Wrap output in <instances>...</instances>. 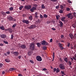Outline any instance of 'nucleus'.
Returning a JSON list of instances; mask_svg holds the SVG:
<instances>
[{"label":"nucleus","mask_w":76,"mask_h":76,"mask_svg":"<svg viewBox=\"0 0 76 76\" xmlns=\"http://www.w3.org/2000/svg\"><path fill=\"white\" fill-rule=\"evenodd\" d=\"M68 63L69 64V65L70 66L72 65V63L70 62V61H68Z\"/></svg>","instance_id":"34"},{"label":"nucleus","mask_w":76,"mask_h":76,"mask_svg":"<svg viewBox=\"0 0 76 76\" xmlns=\"http://www.w3.org/2000/svg\"><path fill=\"white\" fill-rule=\"evenodd\" d=\"M61 38H64V35H61Z\"/></svg>","instance_id":"54"},{"label":"nucleus","mask_w":76,"mask_h":76,"mask_svg":"<svg viewBox=\"0 0 76 76\" xmlns=\"http://www.w3.org/2000/svg\"><path fill=\"white\" fill-rule=\"evenodd\" d=\"M59 61H61V62H62V59H61V58H59Z\"/></svg>","instance_id":"55"},{"label":"nucleus","mask_w":76,"mask_h":76,"mask_svg":"<svg viewBox=\"0 0 76 76\" xmlns=\"http://www.w3.org/2000/svg\"><path fill=\"white\" fill-rule=\"evenodd\" d=\"M29 48L31 50H34L35 49V45L34 43H31L29 45Z\"/></svg>","instance_id":"2"},{"label":"nucleus","mask_w":76,"mask_h":76,"mask_svg":"<svg viewBox=\"0 0 76 76\" xmlns=\"http://www.w3.org/2000/svg\"><path fill=\"white\" fill-rule=\"evenodd\" d=\"M40 17L41 19H42V18H43V16H42V15H41V14H40Z\"/></svg>","instance_id":"50"},{"label":"nucleus","mask_w":76,"mask_h":76,"mask_svg":"<svg viewBox=\"0 0 76 76\" xmlns=\"http://www.w3.org/2000/svg\"><path fill=\"white\" fill-rule=\"evenodd\" d=\"M7 30L10 31V33H12L13 32V30H12V29L10 28H8L7 29Z\"/></svg>","instance_id":"14"},{"label":"nucleus","mask_w":76,"mask_h":76,"mask_svg":"<svg viewBox=\"0 0 76 76\" xmlns=\"http://www.w3.org/2000/svg\"><path fill=\"white\" fill-rule=\"evenodd\" d=\"M68 2L69 3H71V1H70V0H68Z\"/></svg>","instance_id":"62"},{"label":"nucleus","mask_w":76,"mask_h":76,"mask_svg":"<svg viewBox=\"0 0 76 76\" xmlns=\"http://www.w3.org/2000/svg\"><path fill=\"white\" fill-rule=\"evenodd\" d=\"M59 13H63V11H62V10H61L59 11Z\"/></svg>","instance_id":"48"},{"label":"nucleus","mask_w":76,"mask_h":76,"mask_svg":"<svg viewBox=\"0 0 76 76\" xmlns=\"http://www.w3.org/2000/svg\"><path fill=\"white\" fill-rule=\"evenodd\" d=\"M50 1H53V2H56L57 1V0H50Z\"/></svg>","instance_id":"46"},{"label":"nucleus","mask_w":76,"mask_h":76,"mask_svg":"<svg viewBox=\"0 0 76 76\" xmlns=\"http://www.w3.org/2000/svg\"><path fill=\"white\" fill-rule=\"evenodd\" d=\"M65 19H66L65 17H62L61 18V20L62 21H63V22H64V21H65V20H64Z\"/></svg>","instance_id":"18"},{"label":"nucleus","mask_w":76,"mask_h":76,"mask_svg":"<svg viewBox=\"0 0 76 76\" xmlns=\"http://www.w3.org/2000/svg\"><path fill=\"white\" fill-rule=\"evenodd\" d=\"M60 72V70H59V69H58V68H57L56 70V73H58V72Z\"/></svg>","instance_id":"32"},{"label":"nucleus","mask_w":76,"mask_h":76,"mask_svg":"<svg viewBox=\"0 0 76 76\" xmlns=\"http://www.w3.org/2000/svg\"><path fill=\"white\" fill-rule=\"evenodd\" d=\"M72 27L73 28H76V23H74L72 25Z\"/></svg>","instance_id":"28"},{"label":"nucleus","mask_w":76,"mask_h":76,"mask_svg":"<svg viewBox=\"0 0 76 76\" xmlns=\"http://www.w3.org/2000/svg\"><path fill=\"white\" fill-rule=\"evenodd\" d=\"M59 67L61 69H65L66 68L65 67V66L63 64H61L59 65Z\"/></svg>","instance_id":"4"},{"label":"nucleus","mask_w":76,"mask_h":76,"mask_svg":"<svg viewBox=\"0 0 76 76\" xmlns=\"http://www.w3.org/2000/svg\"><path fill=\"white\" fill-rule=\"evenodd\" d=\"M36 59L38 61H42V58L39 56H37L36 57Z\"/></svg>","instance_id":"5"},{"label":"nucleus","mask_w":76,"mask_h":76,"mask_svg":"<svg viewBox=\"0 0 76 76\" xmlns=\"http://www.w3.org/2000/svg\"><path fill=\"white\" fill-rule=\"evenodd\" d=\"M1 13L2 14V15H5V13L4 12H1Z\"/></svg>","instance_id":"44"},{"label":"nucleus","mask_w":76,"mask_h":76,"mask_svg":"<svg viewBox=\"0 0 76 76\" xmlns=\"http://www.w3.org/2000/svg\"><path fill=\"white\" fill-rule=\"evenodd\" d=\"M25 9L26 10H29L31 8V5H26L24 7Z\"/></svg>","instance_id":"7"},{"label":"nucleus","mask_w":76,"mask_h":76,"mask_svg":"<svg viewBox=\"0 0 76 76\" xmlns=\"http://www.w3.org/2000/svg\"><path fill=\"white\" fill-rule=\"evenodd\" d=\"M58 44L59 45V47L60 48L61 50H63L64 48L63 47V46H64V45L63 44H62V43L59 42L58 43Z\"/></svg>","instance_id":"1"},{"label":"nucleus","mask_w":76,"mask_h":76,"mask_svg":"<svg viewBox=\"0 0 76 76\" xmlns=\"http://www.w3.org/2000/svg\"><path fill=\"white\" fill-rule=\"evenodd\" d=\"M13 54L15 56H18L19 54V53L17 52H14Z\"/></svg>","instance_id":"11"},{"label":"nucleus","mask_w":76,"mask_h":76,"mask_svg":"<svg viewBox=\"0 0 76 76\" xmlns=\"http://www.w3.org/2000/svg\"><path fill=\"white\" fill-rule=\"evenodd\" d=\"M11 39H13V38L14 37V36L13 34L11 35Z\"/></svg>","instance_id":"31"},{"label":"nucleus","mask_w":76,"mask_h":76,"mask_svg":"<svg viewBox=\"0 0 76 76\" xmlns=\"http://www.w3.org/2000/svg\"><path fill=\"white\" fill-rule=\"evenodd\" d=\"M52 30H53V31H56V29L54 28H52Z\"/></svg>","instance_id":"63"},{"label":"nucleus","mask_w":76,"mask_h":76,"mask_svg":"<svg viewBox=\"0 0 76 76\" xmlns=\"http://www.w3.org/2000/svg\"><path fill=\"white\" fill-rule=\"evenodd\" d=\"M29 61L30 62V63H32V64H34V61H32L31 60H30Z\"/></svg>","instance_id":"38"},{"label":"nucleus","mask_w":76,"mask_h":76,"mask_svg":"<svg viewBox=\"0 0 76 76\" xmlns=\"http://www.w3.org/2000/svg\"><path fill=\"white\" fill-rule=\"evenodd\" d=\"M18 58L19 59H20V58H21V56H18Z\"/></svg>","instance_id":"64"},{"label":"nucleus","mask_w":76,"mask_h":76,"mask_svg":"<svg viewBox=\"0 0 76 76\" xmlns=\"http://www.w3.org/2000/svg\"><path fill=\"white\" fill-rule=\"evenodd\" d=\"M29 19H30V20H32V16H31L29 17Z\"/></svg>","instance_id":"37"},{"label":"nucleus","mask_w":76,"mask_h":76,"mask_svg":"<svg viewBox=\"0 0 76 76\" xmlns=\"http://www.w3.org/2000/svg\"><path fill=\"white\" fill-rule=\"evenodd\" d=\"M55 53L54 52H53V59L52 60V61H54V57H55Z\"/></svg>","instance_id":"21"},{"label":"nucleus","mask_w":76,"mask_h":76,"mask_svg":"<svg viewBox=\"0 0 76 76\" xmlns=\"http://www.w3.org/2000/svg\"><path fill=\"white\" fill-rule=\"evenodd\" d=\"M42 9H45V7L44 6V4H42Z\"/></svg>","instance_id":"27"},{"label":"nucleus","mask_w":76,"mask_h":76,"mask_svg":"<svg viewBox=\"0 0 76 76\" xmlns=\"http://www.w3.org/2000/svg\"><path fill=\"white\" fill-rule=\"evenodd\" d=\"M57 69H56V68H53V71L54 72H56V71Z\"/></svg>","instance_id":"49"},{"label":"nucleus","mask_w":76,"mask_h":76,"mask_svg":"<svg viewBox=\"0 0 76 76\" xmlns=\"http://www.w3.org/2000/svg\"><path fill=\"white\" fill-rule=\"evenodd\" d=\"M56 18L57 20H58V19H59L58 17V16H56Z\"/></svg>","instance_id":"61"},{"label":"nucleus","mask_w":76,"mask_h":76,"mask_svg":"<svg viewBox=\"0 0 76 76\" xmlns=\"http://www.w3.org/2000/svg\"><path fill=\"white\" fill-rule=\"evenodd\" d=\"M5 61L7 63H9L10 61L9 58H7L5 59Z\"/></svg>","instance_id":"19"},{"label":"nucleus","mask_w":76,"mask_h":76,"mask_svg":"<svg viewBox=\"0 0 76 76\" xmlns=\"http://www.w3.org/2000/svg\"><path fill=\"white\" fill-rule=\"evenodd\" d=\"M64 61H66V63H67L68 62V59H67V58L66 57L65 59H64Z\"/></svg>","instance_id":"22"},{"label":"nucleus","mask_w":76,"mask_h":76,"mask_svg":"<svg viewBox=\"0 0 76 76\" xmlns=\"http://www.w3.org/2000/svg\"><path fill=\"white\" fill-rule=\"evenodd\" d=\"M16 26V24L15 23L12 26V28H15V26Z\"/></svg>","instance_id":"41"},{"label":"nucleus","mask_w":76,"mask_h":76,"mask_svg":"<svg viewBox=\"0 0 76 76\" xmlns=\"http://www.w3.org/2000/svg\"><path fill=\"white\" fill-rule=\"evenodd\" d=\"M36 44L37 45V47H39V48H40L41 47V43L38 42Z\"/></svg>","instance_id":"16"},{"label":"nucleus","mask_w":76,"mask_h":76,"mask_svg":"<svg viewBox=\"0 0 76 76\" xmlns=\"http://www.w3.org/2000/svg\"><path fill=\"white\" fill-rule=\"evenodd\" d=\"M8 54H7V52L4 53L5 56H7Z\"/></svg>","instance_id":"60"},{"label":"nucleus","mask_w":76,"mask_h":76,"mask_svg":"<svg viewBox=\"0 0 76 76\" xmlns=\"http://www.w3.org/2000/svg\"><path fill=\"white\" fill-rule=\"evenodd\" d=\"M30 11H31V12H34V10H33V9H32V8L31 9H30Z\"/></svg>","instance_id":"42"},{"label":"nucleus","mask_w":76,"mask_h":76,"mask_svg":"<svg viewBox=\"0 0 76 76\" xmlns=\"http://www.w3.org/2000/svg\"><path fill=\"white\" fill-rule=\"evenodd\" d=\"M43 16H44V18H47V17H48V16H47V15H46V14H45L43 15Z\"/></svg>","instance_id":"36"},{"label":"nucleus","mask_w":76,"mask_h":76,"mask_svg":"<svg viewBox=\"0 0 76 76\" xmlns=\"http://www.w3.org/2000/svg\"><path fill=\"white\" fill-rule=\"evenodd\" d=\"M45 45H48V42H45Z\"/></svg>","instance_id":"51"},{"label":"nucleus","mask_w":76,"mask_h":76,"mask_svg":"<svg viewBox=\"0 0 76 76\" xmlns=\"http://www.w3.org/2000/svg\"><path fill=\"white\" fill-rule=\"evenodd\" d=\"M33 6L34 7H35V8H36V9H37V5L35 4H34L33 5Z\"/></svg>","instance_id":"47"},{"label":"nucleus","mask_w":76,"mask_h":76,"mask_svg":"<svg viewBox=\"0 0 76 76\" xmlns=\"http://www.w3.org/2000/svg\"><path fill=\"white\" fill-rule=\"evenodd\" d=\"M21 48L22 49H25L26 48V45H22L20 46Z\"/></svg>","instance_id":"12"},{"label":"nucleus","mask_w":76,"mask_h":76,"mask_svg":"<svg viewBox=\"0 0 76 76\" xmlns=\"http://www.w3.org/2000/svg\"><path fill=\"white\" fill-rule=\"evenodd\" d=\"M66 10L67 11H69V10H70V8H66Z\"/></svg>","instance_id":"56"},{"label":"nucleus","mask_w":76,"mask_h":76,"mask_svg":"<svg viewBox=\"0 0 76 76\" xmlns=\"http://www.w3.org/2000/svg\"><path fill=\"white\" fill-rule=\"evenodd\" d=\"M0 37L2 39H4L6 38V35L4 34H2L0 35Z\"/></svg>","instance_id":"9"},{"label":"nucleus","mask_w":76,"mask_h":76,"mask_svg":"<svg viewBox=\"0 0 76 76\" xmlns=\"http://www.w3.org/2000/svg\"><path fill=\"white\" fill-rule=\"evenodd\" d=\"M16 70V68H11L9 70L10 71H13V70Z\"/></svg>","instance_id":"15"},{"label":"nucleus","mask_w":76,"mask_h":76,"mask_svg":"<svg viewBox=\"0 0 76 76\" xmlns=\"http://www.w3.org/2000/svg\"><path fill=\"white\" fill-rule=\"evenodd\" d=\"M43 49L44 50H47V47L45 46H44L43 47Z\"/></svg>","instance_id":"29"},{"label":"nucleus","mask_w":76,"mask_h":76,"mask_svg":"<svg viewBox=\"0 0 76 76\" xmlns=\"http://www.w3.org/2000/svg\"><path fill=\"white\" fill-rule=\"evenodd\" d=\"M60 7L61 10L63 9V8H64V7L62 5H61L60 6Z\"/></svg>","instance_id":"30"},{"label":"nucleus","mask_w":76,"mask_h":76,"mask_svg":"<svg viewBox=\"0 0 76 76\" xmlns=\"http://www.w3.org/2000/svg\"><path fill=\"white\" fill-rule=\"evenodd\" d=\"M0 29H2V30H3V31L4 30V26H0Z\"/></svg>","instance_id":"24"},{"label":"nucleus","mask_w":76,"mask_h":76,"mask_svg":"<svg viewBox=\"0 0 76 76\" xmlns=\"http://www.w3.org/2000/svg\"><path fill=\"white\" fill-rule=\"evenodd\" d=\"M70 43H68L67 46L68 47H70Z\"/></svg>","instance_id":"45"},{"label":"nucleus","mask_w":76,"mask_h":76,"mask_svg":"<svg viewBox=\"0 0 76 76\" xmlns=\"http://www.w3.org/2000/svg\"><path fill=\"white\" fill-rule=\"evenodd\" d=\"M43 71H45L46 70H47V69H46V68H44L43 69Z\"/></svg>","instance_id":"53"},{"label":"nucleus","mask_w":76,"mask_h":76,"mask_svg":"<svg viewBox=\"0 0 76 76\" xmlns=\"http://www.w3.org/2000/svg\"><path fill=\"white\" fill-rule=\"evenodd\" d=\"M22 22L24 23H26V24H29V21L26 20H23Z\"/></svg>","instance_id":"8"},{"label":"nucleus","mask_w":76,"mask_h":76,"mask_svg":"<svg viewBox=\"0 0 76 76\" xmlns=\"http://www.w3.org/2000/svg\"><path fill=\"white\" fill-rule=\"evenodd\" d=\"M59 22L60 24V26L62 27H63V22H62L61 21H60Z\"/></svg>","instance_id":"17"},{"label":"nucleus","mask_w":76,"mask_h":76,"mask_svg":"<svg viewBox=\"0 0 76 76\" xmlns=\"http://www.w3.org/2000/svg\"><path fill=\"white\" fill-rule=\"evenodd\" d=\"M22 8H23V6H20V7L19 8V10H21L22 9Z\"/></svg>","instance_id":"25"},{"label":"nucleus","mask_w":76,"mask_h":76,"mask_svg":"<svg viewBox=\"0 0 76 76\" xmlns=\"http://www.w3.org/2000/svg\"><path fill=\"white\" fill-rule=\"evenodd\" d=\"M4 45L2 43H0V46H3Z\"/></svg>","instance_id":"59"},{"label":"nucleus","mask_w":76,"mask_h":76,"mask_svg":"<svg viewBox=\"0 0 76 76\" xmlns=\"http://www.w3.org/2000/svg\"><path fill=\"white\" fill-rule=\"evenodd\" d=\"M61 73L62 74V75H66V74L64 73V72L63 71H61Z\"/></svg>","instance_id":"35"},{"label":"nucleus","mask_w":76,"mask_h":76,"mask_svg":"<svg viewBox=\"0 0 76 76\" xmlns=\"http://www.w3.org/2000/svg\"><path fill=\"white\" fill-rule=\"evenodd\" d=\"M7 19L10 21H13V18L11 16H8L7 17Z\"/></svg>","instance_id":"6"},{"label":"nucleus","mask_w":76,"mask_h":76,"mask_svg":"<svg viewBox=\"0 0 76 76\" xmlns=\"http://www.w3.org/2000/svg\"><path fill=\"white\" fill-rule=\"evenodd\" d=\"M32 54V52L28 51V56H30Z\"/></svg>","instance_id":"20"},{"label":"nucleus","mask_w":76,"mask_h":76,"mask_svg":"<svg viewBox=\"0 0 76 76\" xmlns=\"http://www.w3.org/2000/svg\"><path fill=\"white\" fill-rule=\"evenodd\" d=\"M7 54H8V55H9L10 53V51H8L7 52Z\"/></svg>","instance_id":"52"},{"label":"nucleus","mask_w":76,"mask_h":76,"mask_svg":"<svg viewBox=\"0 0 76 76\" xmlns=\"http://www.w3.org/2000/svg\"><path fill=\"white\" fill-rule=\"evenodd\" d=\"M32 9H33V10H37V8H35L34 7H32Z\"/></svg>","instance_id":"40"},{"label":"nucleus","mask_w":76,"mask_h":76,"mask_svg":"<svg viewBox=\"0 0 76 76\" xmlns=\"http://www.w3.org/2000/svg\"><path fill=\"white\" fill-rule=\"evenodd\" d=\"M58 7H59V5L57 6L56 7V9H58Z\"/></svg>","instance_id":"58"},{"label":"nucleus","mask_w":76,"mask_h":76,"mask_svg":"<svg viewBox=\"0 0 76 76\" xmlns=\"http://www.w3.org/2000/svg\"><path fill=\"white\" fill-rule=\"evenodd\" d=\"M3 66V64L1 63H0V68L2 67V66Z\"/></svg>","instance_id":"43"},{"label":"nucleus","mask_w":76,"mask_h":76,"mask_svg":"<svg viewBox=\"0 0 76 76\" xmlns=\"http://www.w3.org/2000/svg\"><path fill=\"white\" fill-rule=\"evenodd\" d=\"M69 37L71 38V39H73L74 37H73V35L71 33H70L69 34Z\"/></svg>","instance_id":"13"},{"label":"nucleus","mask_w":76,"mask_h":76,"mask_svg":"<svg viewBox=\"0 0 76 76\" xmlns=\"http://www.w3.org/2000/svg\"><path fill=\"white\" fill-rule=\"evenodd\" d=\"M9 9L10 11H13V7H11L9 8Z\"/></svg>","instance_id":"26"},{"label":"nucleus","mask_w":76,"mask_h":76,"mask_svg":"<svg viewBox=\"0 0 76 76\" xmlns=\"http://www.w3.org/2000/svg\"><path fill=\"white\" fill-rule=\"evenodd\" d=\"M5 13H6V14H10V12H9V11H8L6 12Z\"/></svg>","instance_id":"39"},{"label":"nucleus","mask_w":76,"mask_h":76,"mask_svg":"<svg viewBox=\"0 0 76 76\" xmlns=\"http://www.w3.org/2000/svg\"><path fill=\"white\" fill-rule=\"evenodd\" d=\"M3 42L4 43H5V44H8V42L6 41H4Z\"/></svg>","instance_id":"33"},{"label":"nucleus","mask_w":76,"mask_h":76,"mask_svg":"<svg viewBox=\"0 0 76 76\" xmlns=\"http://www.w3.org/2000/svg\"><path fill=\"white\" fill-rule=\"evenodd\" d=\"M35 27H36L35 25H32L30 26L28 28H29V29H34V28H35Z\"/></svg>","instance_id":"10"},{"label":"nucleus","mask_w":76,"mask_h":76,"mask_svg":"<svg viewBox=\"0 0 76 76\" xmlns=\"http://www.w3.org/2000/svg\"><path fill=\"white\" fill-rule=\"evenodd\" d=\"M45 41H43L41 42L42 45H45Z\"/></svg>","instance_id":"23"},{"label":"nucleus","mask_w":76,"mask_h":76,"mask_svg":"<svg viewBox=\"0 0 76 76\" xmlns=\"http://www.w3.org/2000/svg\"><path fill=\"white\" fill-rule=\"evenodd\" d=\"M50 42H53V39H51L50 40Z\"/></svg>","instance_id":"57"},{"label":"nucleus","mask_w":76,"mask_h":76,"mask_svg":"<svg viewBox=\"0 0 76 76\" xmlns=\"http://www.w3.org/2000/svg\"><path fill=\"white\" fill-rule=\"evenodd\" d=\"M66 17H67L68 18H69L70 19H73V15H72L71 13H69L67 14L66 15Z\"/></svg>","instance_id":"3"}]
</instances>
